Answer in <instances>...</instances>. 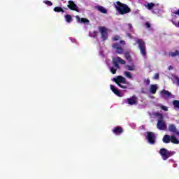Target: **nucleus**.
Returning a JSON list of instances; mask_svg holds the SVG:
<instances>
[{
	"instance_id": "f257e3e1",
	"label": "nucleus",
	"mask_w": 179,
	"mask_h": 179,
	"mask_svg": "<svg viewBox=\"0 0 179 179\" xmlns=\"http://www.w3.org/2000/svg\"><path fill=\"white\" fill-rule=\"evenodd\" d=\"M116 3L117 4L115 6V8L120 15H127V13H129L131 12V8L128 7V5L124 4L120 1H117Z\"/></svg>"
},
{
	"instance_id": "f03ea898",
	"label": "nucleus",
	"mask_w": 179,
	"mask_h": 179,
	"mask_svg": "<svg viewBox=\"0 0 179 179\" xmlns=\"http://www.w3.org/2000/svg\"><path fill=\"white\" fill-rule=\"evenodd\" d=\"M159 155H161L162 159L164 160H167V159L176 155V151H170L166 148H161L159 150Z\"/></svg>"
},
{
	"instance_id": "7ed1b4c3",
	"label": "nucleus",
	"mask_w": 179,
	"mask_h": 179,
	"mask_svg": "<svg viewBox=\"0 0 179 179\" xmlns=\"http://www.w3.org/2000/svg\"><path fill=\"white\" fill-rule=\"evenodd\" d=\"M113 82L119 86V87H121V89H128V86L121 85V83L125 84L127 83V79L121 76H117L113 78Z\"/></svg>"
},
{
	"instance_id": "20e7f679",
	"label": "nucleus",
	"mask_w": 179,
	"mask_h": 179,
	"mask_svg": "<svg viewBox=\"0 0 179 179\" xmlns=\"http://www.w3.org/2000/svg\"><path fill=\"white\" fill-rule=\"evenodd\" d=\"M136 43L138 45L140 52L143 57H146V44L142 39H138Z\"/></svg>"
},
{
	"instance_id": "39448f33",
	"label": "nucleus",
	"mask_w": 179,
	"mask_h": 179,
	"mask_svg": "<svg viewBox=\"0 0 179 179\" xmlns=\"http://www.w3.org/2000/svg\"><path fill=\"white\" fill-rule=\"evenodd\" d=\"M99 30L103 41H106L108 38V29L106 27H99Z\"/></svg>"
},
{
	"instance_id": "423d86ee",
	"label": "nucleus",
	"mask_w": 179,
	"mask_h": 179,
	"mask_svg": "<svg viewBox=\"0 0 179 179\" xmlns=\"http://www.w3.org/2000/svg\"><path fill=\"white\" fill-rule=\"evenodd\" d=\"M157 128L159 129V131H166L167 124H166V122H164V119L157 120Z\"/></svg>"
},
{
	"instance_id": "0eeeda50",
	"label": "nucleus",
	"mask_w": 179,
	"mask_h": 179,
	"mask_svg": "<svg viewBox=\"0 0 179 179\" xmlns=\"http://www.w3.org/2000/svg\"><path fill=\"white\" fill-rule=\"evenodd\" d=\"M147 139L150 145H155L156 139V136L155 135V133L152 131L147 132Z\"/></svg>"
},
{
	"instance_id": "6e6552de",
	"label": "nucleus",
	"mask_w": 179,
	"mask_h": 179,
	"mask_svg": "<svg viewBox=\"0 0 179 179\" xmlns=\"http://www.w3.org/2000/svg\"><path fill=\"white\" fill-rule=\"evenodd\" d=\"M116 59L117 61L113 60V64L117 69H120V64H118V62L119 64H122V65H125V62L121 57H117Z\"/></svg>"
},
{
	"instance_id": "1a4fd4ad",
	"label": "nucleus",
	"mask_w": 179,
	"mask_h": 179,
	"mask_svg": "<svg viewBox=\"0 0 179 179\" xmlns=\"http://www.w3.org/2000/svg\"><path fill=\"white\" fill-rule=\"evenodd\" d=\"M67 6L69 9H71V10H76V12H79V10H78V6H76L72 0L69 1V4Z\"/></svg>"
},
{
	"instance_id": "9d476101",
	"label": "nucleus",
	"mask_w": 179,
	"mask_h": 179,
	"mask_svg": "<svg viewBox=\"0 0 179 179\" xmlns=\"http://www.w3.org/2000/svg\"><path fill=\"white\" fill-rule=\"evenodd\" d=\"M160 95L162 99H165V100H166V99H169V97H171V92L166 90H162L161 91Z\"/></svg>"
},
{
	"instance_id": "9b49d317",
	"label": "nucleus",
	"mask_w": 179,
	"mask_h": 179,
	"mask_svg": "<svg viewBox=\"0 0 179 179\" xmlns=\"http://www.w3.org/2000/svg\"><path fill=\"white\" fill-rule=\"evenodd\" d=\"M137 100H138V98H136V96H133L130 98H128L127 99L126 103H127V104H129L130 106H134L136 104Z\"/></svg>"
},
{
	"instance_id": "f8f14e48",
	"label": "nucleus",
	"mask_w": 179,
	"mask_h": 179,
	"mask_svg": "<svg viewBox=\"0 0 179 179\" xmlns=\"http://www.w3.org/2000/svg\"><path fill=\"white\" fill-rule=\"evenodd\" d=\"M112 47L113 48H115L117 54H122L124 52V49L117 43H113Z\"/></svg>"
},
{
	"instance_id": "ddd939ff",
	"label": "nucleus",
	"mask_w": 179,
	"mask_h": 179,
	"mask_svg": "<svg viewBox=\"0 0 179 179\" xmlns=\"http://www.w3.org/2000/svg\"><path fill=\"white\" fill-rule=\"evenodd\" d=\"M112 132H113L115 135H121V134L124 132V129H122L121 127H116L113 128Z\"/></svg>"
},
{
	"instance_id": "4468645a",
	"label": "nucleus",
	"mask_w": 179,
	"mask_h": 179,
	"mask_svg": "<svg viewBox=\"0 0 179 179\" xmlns=\"http://www.w3.org/2000/svg\"><path fill=\"white\" fill-rule=\"evenodd\" d=\"M110 90L114 92L115 94H116V96H118V97H122V95H121V91L115 88V86L110 85Z\"/></svg>"
},
{
	"instance_id": "2eb2a0df",
	"label": "nucleus",
	"mask_w": 179,
	"mask_h": 179,
	"mask_svg": "<svg viewBox=\"0 0 179 179\" xmlns=\"http://www.w3.org/2000/svg\"><path fill=\"white\" fill-rule=\"evenodd\" d=\"M157 89H159V87H157V85H151L150 87V93L152 94H156V92H157Z\"/></svg>"
},
{
	"instance_id": "dca6fc26",
	"label": "nucleus",
	"mask_w": 179,
	"mask_h": 179,
	"mask_svg": "<svg viewBox=\"0 0 179 179\" xmlns=\"http://www.w3.org/2000/svg\"><path fill=\"white\" fill-rule=\"evenodd\" d=\"M76 19L78 22V23H89V20L87 18H80L79 15L76 16Z\"/></svg>"
},
{
	"instance_id": "f3484780",
	"label": "nucleus",
	"mask_w": 179,
	"mask_h": 179,
	"mask_svg": "<svg viewBox=\"0 0 179 179\" xmlns=\"http://www.w3.org/2000/svg\"><path fill=\"white\" fill-rule=\"evenodd\" d=\"M164 143H170L171 142V136L167 134L164 135L162 139Z\"/></svg>"
},
{
	"instance_id": "a211bd4d",
	"label": "nucleus",
	"mask_w": 179,
	"mask_h": 179,
	"mask_svg": "<svg viewBox=\"0 0 179 179\" xmlns=\"http://www.w3.org/2000/svg\"><path fill=\"white\" fill-rule=\"evenodd\" d=\"M169 131H170V132H173V134H177L178 131H177V127H176V125L174 124H170L169 126Z\"/></svg>"
},
{
	"instance_id": "6ab92c4d",
	"label": "nucleus",
	"mask_w": 179,
	"mask_h": 179,
	"mask_svg": "<svg viewBox=\"0 0 179 179\" xmlns=\"http://www.w3.org/2000/svg\"><path fill=\"white\" fill-rule=\"evenodd\" d=\"M95 8L97 9V10L101 12V13H107V10L101 6H96Z\"/></svg>"
},
{
	"instance_id": "aec40b11",
	"label": "nucleus",
	"mask_w": 179,
	"mask_h": 179,
	"mask_svg": "<svg viewBox=\"0 0 179 179\" xmlns=\"http://www.w3.org/2000/svg\"><path fill=\"white\" fill-rule=\"evenodd\" d=\"M171 142L174 145H179V140L175 136H171Z\"/></svg>"
},
{
	"instance_id": "412c9836",
	"label": "nucleus",
	"mask_w": 179,
	"mask_h": 179,
	"mask_svg": "<svg viewBox=\"0 0 179 179\" xmlns=\"http://www.w3.org/2000/svg\"><path fill=\"white\" fill-rule=\"evenodd\" d=\"M154 117L158 118V120H164L163 114L160 113L159 112H155L153 113Z\"/></svg>"
},
{
	"instance_id": "4be33fe9",
	"label": "nucleus",
	"mask_w": 179,
	"mask_h": 179,
	"mask_svg": "<svg viewBox=\"0 0 179 179\" xmlns=\"http://www.w3.org/2000/svg\"><path fill=\"white\" fill-rule=\"evenodd\" d=\"M65 20L67 23H71L72 22V15L67 14L65 15Z\"/></svg>"
},
{
	"instance_id": "5701e85b",
	"label": "nucleus",
	"mask_w": 179,
	"mask_h": 179,
	"mask_svg": "<svg viewBox=\"0 0 179 179\" xmlns=\"http://www.w3.org/2000/svg\"><path fill=\"white\" fill-rule=\"evenodd\" d=\"M155 6L154 3H148L147 5H145V8L148 9V10H152L153 9V7Z\"/></svg>"
},
{
	"instance_id": "b1692460",
	"label": "nucleus",
	"mask_w": 179,
	"mask_h": 179,
	"mask_svg": "<svg viewBox=\"0 0 179 179\" xmlns=\"http://www.w3.org/2000/svg\"><path fill=\"white\" fill-rule=\"evenodd\" d=\"M53 10L55 12H57V13H59V12H62V13H64V12H65L64 10V9L62 8V7H59V6H57V7H55Z\"/></svg>"
},
{
	"instance_id": "393cba45",
	"label": "nucleus",
	"mask_w": 179,
	"mask_h": 179,
	"mask_svg": "<svg viewBox=\"0 0 179 179\" xmlns=\"http://www.w3.org/2000/svg\"><path fill=\"white\" fill-rule=\"evenodd\" d=\"M124 57L126 59L129 61V62H131L132 61V58L131 57V55L129 54V52H126L124 54Z\"/></svg>"
},
{
	"instance_id": "a878e982",
	"label": "nucleus",
	"mask_w": 179,
	"mask_h": 179,
	"mask_svg": "<svg viewBox=\"0 0 179 179\" xmlns=\"http://www.w3.org/2000/svg\"><path fill=\"white\" fill-rule=\"evenodd\" d=\"M173 106L174 108H178V110H179V100H173Z\"/></svg>"
},
{
	"instance_id": "bb28decb",
	"label": "nucleus",
	"mask_w": 179,
	"mask_h": 179,
	"mask_svg": "<svg viewBox=\"0 0 179 179\" xmlns=\"http://www.w3.org/2000/svg\"><path fill=\"white\" fill-rule=\"evenodd\" d=\"M124 75L127 76V78H129V79H132V74L129 71H124Z\"/></svg>"
},
{
	"instance_id": "cd10ccee",
	"label": "nucleus",
	"mask_w": 179,
	"mask_h": 179,
	"mask_svg": "<svg viewBox=\"0 0 179 179\" xmlns=\"http://www.w3.org/2000/svg\"><path fill=\"white\" fill-rule=\"evenodd\" d=\"M169 55L171 57H177V55H179V51L178 50H176L175 52L169 53Z\"/></svg>"
},
{
	"instance_id": "c85d7f7f",
	"label": "nucleus",
	"mask_w": 179,
	"mask_h": 179,
	"mask_svg": "<svg viewBox=\"0 0 179 179\" xmlns=\"http://www.w3.org/2000/svg\"><path fill=\"white\" fill-rule=\"evenodd\" d=\"M121 38V37L118 35H115L112 38L113 41H118V40H120Z\"/></svg>"
},
{
	"instance_id": "c756f323",
	"label": "nucleus",
	"mask_w": 179,
	"mask_h": 179,
	"mask_svg": "<svg viewBox=\"0 0 179 179\" xmlns=\"http://www.w3.org/2000/svg\"><path fill=\"white\" fill-rule=\"evenodd\" d=\"M110 71L111 73H113V75H115L117 73V69H115L114 67H110Z\"/></svg>"
},
{
	"instance_id": "7c9ffc66",
	"label": "nucleus",
	"mask_w": 179,
	"mask_h": 179,
	"mask_svg": "<svg viewBox=\"0 0 179 179\" xmlns=\"http://www.w3.org/2000/svg\"><path fill=\"white\" fill-rule=\"evenodd\" d=\"M90 37H92L93 38H97V31H94V32L90 34Z\"/></svg>"
},
{
	"instance_id": "2f4dec72",
	"label": "nucleus",
	"mask_w": 179,
	"mask_h": 179,
	"mask_svg": "<svg viewBox=\"0 0 179 179\" xmlns=\"http://www.w3.org/2000/svg\"><path fill=\"white\" fill-rule=\"evenodd\" d=\"M126 68H127L128 71H135V66L127 65Z\"/></svg>"
},
{
	"instance_id": "473e14b6",
	"label": "nucleus",
	"mask_w": 179,
	"mask_h": 179,
	"mask_svg": "<svg viewBox=\"0 0 179 179\" xmlns=\"http://www.w3.org/2000/svg\"><path fill=\"white\" fill-rule=\"evenodd\" d=\"M159 107H160V108L162 109L164 111H169V108H167V106L159 105Z\"/></svg>"
},
{
	"instance_id": "72a5a7b5",
	"label": "nucleus",
	"mask_w": 179,
	"mask_h": 179,
	"mask_svg": "<svg viewBox=\"0 0 179 179\" xmlns=\"http://www.w3.org/2000/svg\"><path fill=\"white\" fill-rule=\"evenodd\" d=\"M43 2L45 3V5H48V6H52V2L48 0L44 1Z\"/></svg>"
},
{
	"instance_id": "f704fd0d",
	"label": "nucleus",
	"mask_w": 179,
	"mask_h": 179,
	"mask_svg": "<svg viewBox=\"0 0 179 179\" xmlns=\"http://www.w3.org/2000/svg\"><path fill=\"white\" fill-rule=\"evenodd\" d=\"M143 82L147 86H149V85H150V79L149 78L145 79Z\"/></svg>"
},
{
	"instance_id": "c9c22d12",
	"label": "nucleus",
	"mask_w": 179,
	"mask_h": 179,
	"mask_svg": "<svg viewBox=\"0 0 179 179\" xmlns=\"http://www.w3.org/2000/svg\"><path fill=\"white\" fill-rule=\"evenodd\" d=\"M174 79H175V80H176V83H177V85L179 86V78L177 77V76H176V77L174 78Z\"/></svg>"
},
{
	"instance_id": "e433bc0d",
	"label": "nucleus",
	"mask_w": 179,
	"mask_h": 179,
	"mask_svg": "<svg viewBox=\"0 0 179 179\" xmlns=\"http://www.w3.org/2000/svg\"><path fill=\"white\" fill-rule=\"evenodd\" d=\"M145 27H146V28L147 29H150V24L149 23V22H145Z\"/></svg>"
},
{
	"instance_id": "4c0bfd02",
	"label": "nucleus",
	"mask_w": 179,
	"mask_h": 179,
	"mask_svg": "<svg viewBox=\"0 0 179 179\" xmlns=\"http://www.w3.org/2000/svg\"><path fill=\"white\" fill-rule=\"evenodd\" d=\"M126 36L129 37V38H132V35L131 34V33H127Z\"/></svg>"
},
{
	"instance_id": "58836bf2",
	"label": "nucleus",
	"mask_w": 179,
	"mask_h": 179,
	"mask_svg": "<svg viewBox=\"0 0 179 179\" xmlns=\"http://www.w3.org/2000/svg\"><path fill=\"white\" fill-rule=\"evenodd\" d=\"M155 79H159V73H156L155 75Z\"/></svg>"
},
{
	"instance_id": "ea45409f",
	"label": "nucleus",
	"mask_w": 179,
	"mask_h": 179,
	"mask_svg": "<svg viewBox=\"0 0 179 179\" xmlns=\"http://www.w3.org/2000/svg\"><path fill=\"white\" fill-rule=\"evenodd\" d=\"M120 44H122L123 45H125V41H120Z\"/></svg>"
},
{
	"instance_id": "a19ab883",
	"label": "nucleus",
	"mask_w": 179,
	"mask_h": 179,
	"mask_svg": "<svg viewBox=\"0 0 179 179\" xmlns=\"http://www.w3.org/2000/svg\"><path fill=\"white\" fill-rule=\"evenodd\" d=\"M128 26H129V29L131 30V29H132V24H129Z\"/></svg>"
},
{
	"instance_id": "79ce46f5",
	"label": "nucleus",
	"mask_w": 179,
	"mask_h": 179,
	"mask_svg": "<svg viewBox=\"0 0 179 179\" xmlns=\"http://www.w3.org/2000/svg\"><path fill=\"white\" fill-rule=\"evenodd\" d=\"M170 69H173V66H170V67H169Z\"/></svg>"
},
{
	"instance_id": "37998d69",
	"label": "nucleus",
	"mask_w": 179,
	"mask_h": 179,
	"mask_svg": "<svg viewBox=\"0 0 179 179\" xmlns=\"http://www.w3.org/2000/svg\"><path fill=\"white\" fill-rule=\"evenodd\" d=\"M141 93H145V92H143V90H141Z\"/></svg>"
},
{
	"instance_id": "c03bdc74",
	"label": "nucleus",
	"mask_w": 179,
	"mask_h": 179,
	"mask_svg": "<svg viewBox=\"0 0 179 179\" xmlns=\"http://www.w3.org/2000/svg\"><path fill=\"white\" fill-rule=\"evenodd\" d=\"M178 27H179V21H178Z\"/></svg>"
}]
</instances>
